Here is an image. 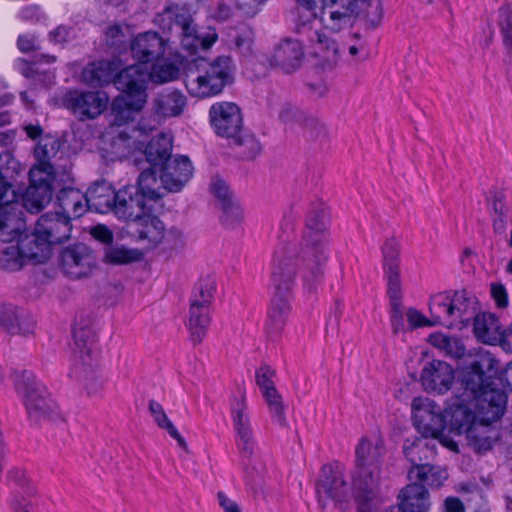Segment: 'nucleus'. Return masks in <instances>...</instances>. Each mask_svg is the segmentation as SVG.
<instances>
[{"instance_id":"1","label":"nucleus","mask_w":512,"mask_h":512,"mask_svg":"<svg viewBox=\"0 0 512 512\" xmlns=\"http://www.w3.org/2000/svg\"><path fill=\"white\" fill-rule=\"evenodd\" d=\"M327 213L321 202L311 204L304 230L293 241L281 239L272 258L271 287L273 296L265 329L271 339L283 331L290 313L292 289L297 274L305 287L313 290L323 279L328 260Z\"/></svg>"},{"instance_id":"2","label":"nucleus","mask_w":512,"mask_h":512,"mask_svg":"<svg viewBox=\"0 0 512 512\" xmlns=\"http://www.w3.org/2000/svg\"><path fill=\"white\" fill-rule=\"evenodd\" d=\"M235 72V62L229 55L198 58L187 67L185 86L192 96L198 98L216 96L233 83Z\"/></svg>"},{"instance_id":"3","label":"nucleus","mask_w":512,"mask_h":512,"mask_svg":"<svg viewBox=\"0 0 512 512\" xmlns=\"http://www.w3.org/2000/svg\"><path fill=\"white\" fill-rule=\"evenodd\" d=\"M382 441L375 443L362 438L355 449V467L352 472L353 497L360 504L375 499L381 486Z\"/></svg>"},{"instance_id":"4","label":"nucleus","mask_w":512,"mask_h":512,"mask_svg":"<svg viewBox=\"0 0 512 512\" xmlns=\"http://www.w3.org/2000/svg\"><path fill=\"white\" fill-rule=\"evenodd\" d=\"M462 383L465 395L474 398L475 409L478 410L480 423L488 426L497 421L504 413L507 395L498 389H491L480 362H473L463 375Z\"/></svg>"},{"instance_id":"5","label":"nucleus","mask_w":512,"mask_h":512,"mask_svg":"<svg viewBox=\"0 0 512 512\" xmlns=\"http://www.w3.org/2000/svg\"><path fill=\"white\" fill-rule=\"evenodd\" d=\"M17 394L22 398L29 418L34 422L55 419L57 405L50 398L46 387L31 371L17 373L14 380Z\"/></svg>"},{"instance_id":"6","label":"nucleus","mask_w":512,"mask_h":512,"mask_svg":"<svg viewBox=\"0 0 512 512\" xmlns=\"http://www.w3.org/2000/svg\"><path fill=\"white\" fill-rule=\"evenodd\" d=\"M230 415L235 432L236 445L241 457L250 459L256 448V440L244 390L239 389L238 396L232 399L230 403Z\"/></svg>"},{"instance_id":"7","label":"nucleus","mask_w":512,"mask_h":512,"mask_svg":"<svg viewBox=\"0 0 512 512\" xmlns=\"http://www.w3.org/2000/svg\"><path fill=\"white\" fill-rule=\"evenodd\" d=\"M171 29L179 36L181 47L191 55L200 49H210L218 39L214 28L199 30L192 17L186 14H177Z\"/></svg>"},{"instance_id":"8","label":"nucleus","mask_w":512,"mask_h":512,"mask_svg":"<svg viewBox=\"0 0 512 512\" xmlns=\"http://www.w3.org/2000/svg\"><path fill=\"white\" fill-rule=\"evenodd\" d=\"M71 223L68 217L63 216L59 211L43 214L37 221L35 230L29 236L36 237V247H46L45 260L51 255V246L62 243L70 238Z\"/></svg>"},{"instance_id":"9","label":"nucleus","mask_w":512,"mask_h":512,"mask_svg":"<svg viewBox=\"0 0 512 512\" xmlns=\"http://www.w3.org/2000/svg\"><path fill=\"white\" fill-rule=\"evenodd\" d=\"M74 370L76 373L87 374L97 365L99 352L93 330L86 324L76 322L73 326Z\"/></svg>"},{"instance_id":"10","label":"nucleus","mask_w":512,"mask_h":512,"mask_svg":"<svg viewBox=\"0 0 512 512\" xmlns=\"http://www.w3.org/2000/svg\"><path fill=\"white\" fill-rule=\"evenodd\" d=\"M414 425L423 436L438 440L442 435L446 417L439 406L429 398H415L412 402Z\"/></svg>"},{"instance_id":"11","label":"nucleus","mask_w":512,"mask_h":512,"mask_svg":"<svg viewBox=\"0 0 512 512\" xmlns=\"http://www.w3.org/2000/svg\"><path fill=\"white\" fill-rule=\"evenodd\" d=\"M150 81L147 66L141 64L129 65L119 69L114 79V85L124 92V96L136 99V106L144 107L147 102V87Z\"/></svg>"},{"instance_id":"12","label":"nucleus","mask_w":512,"mask_h":512,"mask_svg":"<svg viewBox=\"0 0 512 512\" xmlns=\"http://www.w3.org/2000/svg\"><path fill=\"white\" fill-rule=\"evenodd\" d=\"M23 230L24 228L18 234L11 232L10 229L7 230L9 233L14 234L13 237H19V240L17 245H10L3 249L0 263L4 269L11 271L19 270L24 264V259L32 260L35 263L46 261V247H36L35 250H32L31 244L35 243L37 238L28 234L20 236Z\"/></svg>"},{"instance_id":"13","label":"nucleus","mask_w":512,"mask_h":512,"mask_svg":"<svg viewBox=\"0 0 512 512\" xmlns=\"http://www.w3.org/2000/svg\"><path fill=\"white\" fill-rule=\"evenodd\" d=\"M317 493L320 497L326 496L336 504H348L352 495L344 478L343 468L339 464H327L321 469L317 484Z\"/></svg>"},{"instance_id":"14","label":"nucleus","mask_w":512,"mask_h":512,"mask_svg":"<svg viewBox=\"0 0 512 512\" xmlns=\"http://www.w3.org/2000/svg\"><path fill=\"white\" fill-rule=\"evenodd\" d=\"M462 397L463 395L453 399L448 407L445 408L446 421L450 424L452 430L458 434H466L469 439L477 442L478 438L475 434V429L476 419L479 416L478 413L476 414L473 411V408L475 409L474 398L466 403V400Z\"/></svg>"},{"instance_id":"15","label":"nucleus","mask_w":512,"mask_h":512,"mask_svg":"<svg viewBox=\"0 0 512 512\" xmlns=\"http://www.w3.org/2000/svg\"><path fill=\"white\" fill-rule=\"evenodd\" d=\"M210 123L218 136L230 138L242 129L241 110L233 102H217L209 109Z\"/></svg>"},{"instance_id":"16","label":"nucleus","mask_w":512,"mask_h":512,"mask_svg":"<svg viewBox=\"0 0 512 512\" xmlns=\"http://www.w3.org/2000/svg\"><path fill=\"white\" fill-rule=\"evenodd\" d=\"M64 104L80 120L94 119L107 107L108 96L99 91H69L64 97Z\"/></svg>"},{"instance_id":"17","label":"nucleus","mask_w":512,"mask_h":512,"mask_svg":"<svg viewBox=\"0 0 512 512\" xmlns=\"http://www.w3.org/2000/svg\"><path fill=\"white\" fill-rule=\"evenodd\" d=\"M61 268L71 278L89 275L95 266L93 251L83 243L66 247L61 252Z\"/></svg>"},{"instance_id":"18","label":"nucleus","mask_w":512,"mask_h":512,"mask_svg":"<svg viewBox=\"0 0 512 512\" xmlns=\"http://www.w3.org/2000/svg\"><path fill=\"white\" fill-rule=\"evenodd\" d=\"M151 210V205L139 195L137 187L127 185L118 190V200L113 213L118 219L136 222Z\"/></svg>"},{"instance_id":"19","label":"nucleus","mask_w":512,"mask_h":512,"mask_svg":"<svg viewBox=\"0 0 512 512\" xmlns=\"http://www.w3.org/2000/svg\"><path fill=\"white\" fill-rule=\"evenodd\" d=\"M167 41L157 32L146 31L139 33L129 43L133 59L141 65L154 62L162 57L166 51Z\"/></svg>"},{"instance_id":"20","label":"nucleus","mask_w":512,"mask_h":512,"mask_svg":"<svg viewBox=\"0 0 512 512\" xmlns=\"http://www.w3.org/2000/svg\"><path fill=\"white\" fill-rule=\"evenodd\" d=\"M29 179L30 185L22 196L21 206L30 213H38L51 201V185L48 176H42L40 168H32Z\"/></svg>"},{"instance_id":"21","label":"nucleus","mask_w":512,"mask_h":512,"mask_svg":"<svg viewBox=\"0 0 512 512\" xmlns=\"http://www.w3.org/2000/svg\"><path fill=\"white\" fill-rule=\"evenodd\" d=\"M17 195L11 189V185L0 174V231L10 229L11 232L18 234L25 228L22 219V211L16 213Z\"/></svg>"},{"instance_id":"22","label":"nucleus","mask_w":512,"mask_h":512,"mask_svg":"<svg viewBox=\"0 0 512 512\" xmlns=\"http://www.w3.org/2000/svg\"><path fill=\"white\" fill-rule=\"evenodd\" d=\"M193 166L187 156H177L169 159L161 166V184L168 192H179L191 179Z\"/></svg>"},{"instance_id":"23","label":"nucleus","mask_w":512,"mask_h":512,"mask_svg":"<svg viewBox=\"0 0 512 512\" xmlns=\"http://www.w3.org/2000/svg\"><path fill=\"white\" fill-rule=\"evenodd\" d=\"M453 379L452 367L440 360L428 362L421 372V382L426 391L444 393L449 390Z\"/></svg>"},{"instance_id":"24","label":"nucleus","mask_w":512,"mask_h":512,"mask_svg":"<svg viewBox=\"0 0 512 512\" xmlns=\"http://www.w3.org/2000/svg\"><path fill=\"white\" fill-rule=\"evenodd\" d=\"M187 105L185 95L178 90L165 89L152 100L154 121L160 124L170 117L180 116Z\"/></svg>"},{"instance_id":"25","label":"nucleus","mask_w":512,"mask_h":512,"mask_svg":"<svg viewBox=\"0 0 512 512\" xmlns=\"http://www.w3.org/2000/svg\"><path fill=\"white\" fill-rule=\"evenodd\" d=\"M302 58L301 43L295 39H284L275 46L270 63L284 73H292L300 67Z\"/></svg>"},{"instance_id":"26","label":"nucleus","mask_w":512,"mask_h":512,"mask_svg":"<svg viewBox=\"0 0 512 512\" xmlns=\"http://www.w3.org/2000/svg\"><path fill=\"white\" fill-rule=\"evenodd\" d=\"M86 205L89 211L104 214L114 213L118 191L107 181H97L86 191Z\"/></svg>"},{"instance_id":"27","label":"nucleus","mask_w":512,"mask_h":512,"mask_svg":"<svg viewBox=\"0 0 512 512\" xmlns=\"http://www.w3.org/2000/svg\"><path fill=\"white\" fill-rule=\"evenodd\" d=\"M474 334L481 342L494 345L512 337V326L506 332L494 314L482 313L474 320Z\"/></svg>"},{"instance_id":"28","label":"nucleus","mask_w":512,"mask_h":512,"mask_svg":"<svg viewBox=\"0 0 512 512\" xmlns=\"http://www.w3.org/2000/svg\"><path fill=\"white\" fill-rule=\"evenodd\" d=\"M122 63L118 58L110 60H99L88 64L83 72V81L93 87L103 86L110 82L114 83Z\"/></svg>"},{"instance_id":"29","label":"nucleus","mask_w":512,"mask_h":512,"mask_svg":"<svg viewBox=\"0 0 512 512\" xmlns=\"http://www.w3.org/2000/svg\"><path fill=\"white\" fill-rule=\"evenodd\" d=\"M398 498V507L404 512H428L431 506L429 492L417 482L404 487Z\"/></svg>"},{"instance_id":"30","label":"nucleus","mask_w":512,"mask_h":512,"mask_svg":"<svg viewBox=\"0 0 512 512\" xmlns=\"http://www.w3.org/2000/svg\"><path fill=\"white\" fill-rule=\"evenodd\" d=\"M324 3L327 0H323ZM330 4L325 7L322 11V20L328 29L338 32L350 21L354 13V3L351 0H329Z\"/></svg>"},{"instance_id":"31","label":"nucleus","mask_w":512,"mask_h":512,"mask_svg":"<svg viewBox=\"0 0 512 512\" xmlns=\"http://www.w3.org/2000/svg\"><path fill=\"white\" fill-rule=\"evenodd\" d=\"M58 211L71 221L81 217L87 210L86 194L75 188H63L56 196Z\"/></svg>"},{"instance_id":"32","label":"nucleus","mask_w":512,"mask_h":512,"mask_svg":"<svg viewBox=\"0 0 512 512\" xmlns=\"http://www.w3.org/2000/svg\"><path fill=\"white\" fill-rule=\"evenodd\" d=\"M383 267L387 278V288L394 294L401 286L399 270V243L396 239H387L382 246Z\"/></svg>"},{"instance_id":"33","label":"nucleus","mask_w":512,"mask_h":512,"mask_svg":"<svg viewBox=\"0 0 512 512\" xmlns=\"http://www.w3.org/2000/svg\"><path fill=\"white\" fill-rule=\"evenodd\" d=\"M211 324V308L205 305L190 303L187 327L190 333V340L194 345L200 344L206 337Z\"/></svg>"},{"instance_id":"34","label":"nucleus","mask_w":512,"mask_h":512,"mask_svg":"<svg viewBox=\"0 0 512 512\" xmlns=\"http://www.w3.org/2000/svg\"><path fill=\"white\" fill-rule=\"evenodd\" d=\"M436 441L434 438L423 435L412 441L407 439L403 446V452L413 467L423 465L424 461L431 460L436 455Z\"/></svg>"},{"instance_id":"35","label":"nucleus","mask_w":512,"mask_h":512,"mask_svg":"<svg viewBox=\"0 0 512 512\" xmlns=\"http://www.w3.org/2000/svg\"><path fill=\"white\" fill-rule=\"evenodd\" d=\"M408 478L411 482H417L423 487L439 488L447 480L448 472L440 466L425 463L412 467L408 472Z\"/></svg>"},{"instance_id":"36","label":"nucleus","mask_w":512,"mask_h":512,"mask_svg":"<svg viewBox=\"0 0 512 512\" xmlns=\"http://www.w3.org/2000/svg\"><path fill=\"white\" fill-rule=\"evenodd\" d=\"M0 326L9 334L28 335L34 331V322L23 319L13 305L0 307Z\"/></svg>"},{"instance_id":"37","label":"nucleus","mask_w":512,"mask_h":512,"mask_svg":"<svg viewBox=\"0 0 512 512\" xmlns=\"http://www.w3.org/2000/svg\"><path fill=\"white\" fill-rule=\"evenodd\" d=\"M136 234L139 240L145 241L148 246L157 247L163 237L162 233L165 229L163 222L151 212H147L143 218L136 221Z\"/></svg>"},{"instance_id":"38","label":"nucleus","mask_w":512,"mask_h":512,"mask_svg":"<svg viewBox=\"0 0 512 512\" xmlns=\"http://www.w3.org/2000/svg\"><path fill=\"white\" fill-rule=\"evenodd\" d=\"M172 153V137L170 134L160 133L152 138L146 148V160L151 166L161 167L171 158Z\"/></svg>"},{"instance_id":"39","label":"nucleus","mask_w":512,"mask_h":512,"mask_svg":"<svg viewBox=\"0 0 512 512\" xmlns=\"http://www.w3.org/2000/svg\"><path fill=\"white\" fill-rule=\"evenodd\" d=\"M155 167L143 170L138 177L137 185H134L139 190V195L143 196L148 204L163 196V185L157 179Z\"/></svg>"},{"instance_id":"40","label":"nucleus","mask_w":512,"mask_h":512,"mask_svg":"<svg viewBox=\"0 0 512 512\" xmlns=\"http://www.w3.org/2000/svg\"><path fill=\"white\" fill-rule=\"evenodd\" d=\"M229 139H231L235 153L242 159L252 160L261 152V144L255 135L242 129Z\"/></svg>"},{"instance_id":"41","label":"nucleus","mask_w":512,"mask_h":512,"mask_svg":"<svg viewBox=\"0 0 512 512\" xmlns=\"http://www.w3.org/2000/svg\"><path fill=\"white\" fill-rule=\"evenodd\" d=\"M429 310L434 323L453 325L452 307L450 296L446 294H438L431 298Z\"/></svg>"},{"instance_id":"42","label":"nucleus","mask_w":512,"mask_h":512,"mask_svg":"<svg viewBox=\"0 0 512 512\" xmlns=\"http://www.w3.org/2000/svg\"><path fill=\"white\" fill-rule=\"evenodd\" d=\"M136 99L128 96H118L112 102V113L115 122L123 125L134 119V114L143 109L135 104Z\"/></svg>"},{"instance_id":"43","label":"nucleus","mask_w":512,"mask_h":512,"mask_svg":"<svg viewBox=\"0 0 512 512\" xmlns=\"http://www.w3.org/2000/svg\"><path fill=\"white\" fill-rule=\"evenodd\" d=\"M149 411L153 417L155 423L162 429H165L168 434L176 440L181 448L186 449L187 443L182 435L178 432L177 428L167 417L163 406L155 400H150Z\"/></svg>"},{"instance_id":"44","label":"nucleus","mask_w":512,"mask_h":512,"mask_svg":"<svg viewBox=\"0 0 512 512\" xmlns=\"http://www.w3.org/2000/svg\"><path fill=\"white\" fill-rule=\"evenodd\" d=\"M429 343L453 358H460L465 353V347L457 337L441 332L432 333L429 336Z\"/></svg>"},{"instance_id":"45","label":"nucleus","mask_w":512,"mask_h":512,"mask_svg":"<svg viewBox=\"0 0 512 512\" xmlns=\"http://www.w3.org/2000/svg\"><path fill=\"white\" fill-rule=\"evenodd\" d=\"M149 76L150 81L157 84L171 82L180 76V67L171 61L158 59L154 61Z\"/></svg>"},{"instance_id":"46","label":"nucleus","mask_w":512,"mask_h":512,"mask_svg":"<svg viewBox=\"0 0 512 512\" xmlns=\"http://www.w3.org/2000/svg\"><path fill=\"white\" fill-rule=\"evenodd\" d=\"M497 25L504 48L507 54L512 57V5H503L498 10Z\"/></svg>"},{"instance_id":"47","label":"nucleus","mask_w":512,"mask_h":512,"mask_svg":"<svg viewBox=\"0 0 512 512\" xmlns=\"http://www.w3.org/2000/svg\"><path fill=\"white\" fill-rule=\"evenodd\" d=\"M216 289L215 281L210 278H204L197 282L191 295L190 303L196 302L197 305L210 307L214 298Z\"/></svg>"},{"instance_id":"48","label":"nucleus","mask_w":512,"mask_h":512,"mask_svg":"<svg viewBox=\"0 0 512 512\" xmlns=\"http://www.w3.org/2000/svg\"><path fill=\"white\" fill-rule=\"evenodd\" d=\"M266 404L268 405L272 420L281 427L287 425L285 417V408L282 402V397L278 393L276 387L262 393Z\"/></svg>"},{"instance_id":"49","label":"nucleus","mask_w":512,"mask_h":512,"mask_svg":"<svg viewBox=\"0 0 512 512\" xmlns=\"http://www.w3.org/2000/svg\"><path fill=\"white\" fill-rule=\"evenodd\" d=\"M59 147L60 144L58 140L49 139L39 143L35 149V155L43 166L39 168L42 170V173H46V176H49L52 173V165L50 164V161L58 153Z\"/></svg>"},{"instance_id":"50","label":"nucleus","mask_w":512,"mask_h":512,"mask_svg":"<svg viewBox=\"0 0 512 512\" xmlns=\"http://www.w3.org/2000/svg\"><path fill=\"white\" fill-rule=\"evenodd\" d=\"M129 38V27L119 24L108 27L106 31V43L113 49L114 53L120 54L127 50V41Z\"/></svg>"},{"instance_id":"51","label":"nucleus","mask_w":512,"mask_h":512,"mask_svg":"<svg viewBox=\"0 0 512 512\" xmlns=\"http://www.w3.org/2000/svg\"><path fill=\"white\" fill-rule=\"evenodd\" d=\"M450 301L453 312V325L456 322L462 323L470 318L468 313L471 306V300L465 290L456 291L453 297H450Z\"/></svg>"},{"instance_id":"52","label":"nucleus","mask_w":512,"mask_h":512,"mask_svg":"<svg viewBox=\"0 0 512 512\" xmlns=\"http://www.w3.org/2000/svg\"><path fill=\"white\" fill-rule=\"evenodd\" d=\"M162 235L163 237L159 245H161L165 251H179L183 249L186 244L184 233L177 227H171L167 230L164 229Z\"/></svg>"},{"instance_id":"53","label":"nucleus","mask_w":512,"mask_h":512,"mask_svg":"<svg viewBox=\"0 0 512 512\" xmlns=\"http://www.w3.org/2000/svg\"><path fill=\"white\" fill-rule=\"evenodd\" d=\"M234 46L243 56H249L252 53L253 31L246 25H241L235 30Z\"/></svg>"},{"instance_id":"54","label":"nucleus","mask_w":512,"mask_h":512,"mask_svg":"<svg viewBox=\"0 0 512 512\" xmlns=\"http://www.w3.org/2000/svg\"><path fill=\"white\" fill-rule=\"evenodd\" d=\"M387 292L392 307L391 324L395 333H398L404 329V319L401 310V297L402 291L401 286L398 287L397 293L394 294L390 288H387Z\"/></svg>"},{"instance_id":"55","label":"nucleus","mask_w":512,"mask_h":512,"mask_svg":"<svg viewBox=\"0 0 512 512\" xmlns=\"http://www.w3.org/2000/svg\"><path fill=\"white\" fill-rule=\"evenodd\" d=\"M137 254L123 246H109L105 250L104 259L111 264H126L136 260Z\"/></svg>"},{"instance_id":"56","label":"nucleus","mask_w":512,"mask_h":512,"mask_svg":"<svg viewBox=\"0 0 512 512\" xmlns=\"http://www.w3.org/2000/svg\"><path fill=\"white\" fill-rule=\"evenodd\" d=\"M98 365L99 360L97 361V365L92 368V371H88L86 375L80 374L79 372L76 373L74 367L72 368V373L84 382L89 395H96L103 387V380L96 372Z\"/></svg>"},{"instance_id":"57","label":"nucleus","mask_w":512,"mask_h":512,"mask_svg":"<svg viewBox=\"0 0 512 512\" xmlns=\"http://www.w3.org/2000/svg\"><path fill=\"white\" fill-rule=\"evenodd\" d=\"M297 21L303 25L310 23L317 17V4L315 0H297Z\"/></svg>"},{"instance_id":"58","label":"nucleus","mask_w":512,"mask_h":512,"mask_svg":"<svg viewBox=\"0 0 512 512\" xmlns=\"http://www.w3.org/2000/svg\"><path fill=\"white\" fill-rule=\"evenodd\" d=\"M8 478L10 481L18 485L28 496H31L36 492V488L29 479L25 470L13 468L9 471Z\"/></svg>"},{"instance_id":"59","label":"nucleus","mask_w":512,"mask_h":512,"mask_svg":"<svg viewBox=\"0 0 512 512\" xmlns=\"http://www.w3.org/2000/svg\"><path fill=\"white\" fill-rule=\"evenodd\" d=\"M275 371L268 365L260 366L255 372L256 384L261 390V393L275 388L273 377Z\"/></svg>"},{"instance_id":"60","label":"nucleus","mask_w":512,"mask_h":512,"mask_svg":"<svg viewBox=\"0 0 512 512\" xmlns=\"http://www.w3.org/2000/svg\"><path fill=\"white\" fill-rule=\"evenodd\" d=\"M18 18L24 22L38 23L45 19V15L38 5L30 4L19 11Z\"/></svg>"},{"instance_id":"61","label":"nucleus","mask_w":512,"mask_h":512,"mask_svg":"<svg viewBox=\"0 0 512 512\" xmlns=\"http://www.w3.org/2000/svg\"><path fill=\"white\" fill-rule=\"evenodd\" d=\"M266 0H236V7L246 16L256 15Z\"/></svg>"},{"instance_id":"62","label":"nucleus","mask_w":512,"mask_h":512,"mask_svg":"<svg viewBox=\"0 0 512 512\" xmlns=\"http://www.w3.org/2000/svg\"><path fill=\"white\" fill-rule=\"evenodd\" d=\"M491 295L498 308H506L508 306V294L503 284H491Z\"/></svg>"},{"instance_id":"63","label":"nucleus","mask_w":512,"mask_h":512,"mask_svg":"<svg viewBox=\"0 0 512 512\" xmlns=\"http://www.w3.org/2000/svg\"><path fill=\"white\" fill-rule=\"evenodd\" d=\"M305 129L310 138L318 140L325 137L326 129L323 124L319 123L314 118H309L305 122Z\"/></svg>"},{"instance_id":"64","label":"nucleus","mask_w":512,"mask_h":512,"mask_svg":"<svg viewBox=\"0 0 512 512\" xmlns=\"http://www.w3.org/2000/svg\"><path fill=\"white\" fill-rule=\"evenodd\" d=\"M442 512H465V506L457 497L449 496L444 500Z\"/></svg>"}]
</instances>
